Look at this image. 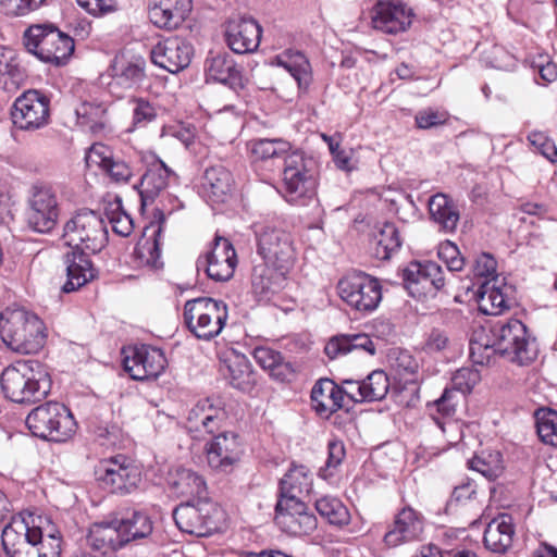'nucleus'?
<instances>
[{"label":"nucleus","mask_w":557,"mask_h":557,"mask_svg":"<svg viewBox=\"0 0 557 557\" xmlns=\"http://www.w3.org/2000/svg\"><path fill=\"white\" fill-rule=\"evenodd\" d=\"M169 486L177 496L206 497L207 484L202 475L191 469L177 467L169 473Z\"/></svg>","instance_id":"37"},{"label":"nucleus","mask_w":557,"mask_h":557,"mask_svg":"<svg viewBox=\"0 0 557 557\" xmlns=\"http://www.w3.org/2000/svg\"><path fill=\"white\" fill-rule=\"evenodd\" d=\"M109 222L113 232L122 237H127L133 232V220L123 211L112 212L109 216Z\"/></svg>","instance_id":"61"},{"label":"nucleus","mask_w":557,"mask_h":557,"mask_svg":"<svg viewBox=\"0 0 557 557\" xmlns=\"http://www.w3.org/2000/svg\"><path fill=\"white\" fill-rule=\"evenodd\" d=\"M288 271L267 261L256 264L251 272L252 292L261 299H270L286 286Z\"/></svg>","instance_id":"29"},{"label":"nucleus","mask_w":557,"mask_h":557,"mask_svg":"<svg viewBox=\"0 0 557 557\" xmlns=\"http://www.w3.org/2000/svg\"><path fill=\"white\" fill-rule=\"evenodd\" d=\"M255 161L278 165L282 188L287 200L306 206L317 200V164L313 158L293 149L289 141L282 138H259L249 143Z\"/></svg>","instance_id":"1"},{"label":"nucleus","mask_w":557,"mask_h":557,"mask_svg":"<svg viewBox=\"0 0 557 557\" xmlns=\"http://www.w3.org/2000/svg\"><path fill=\"white\" fill-rule=\"evenodd\" d=\"M404 281L412 292L436 294L445 286L444 271L434 261L411 262L404 270Z\"/></svg>","instance_id":"23"},{"label":"nucleus","mask_w":557,"mask_h":557,"mask_svg":"<svg viewBox=\"0 0 557 557\" xmlns=\"http://www.w3.org/2000/svg\"><path fill=\"white\" fill-rule=\"evenodd\" d=\"M152 62L170 73L186 69L194 55L193 45L178 36L159 41L150 52Z\"/></svg>","instance_id":"19"},{"label":"nucleus","mask_w":557,"mask_h":557,"mask_svg":"<svg viewBox=\"0 0 557 557\" xmlns=\"http://www.w3.org/2000/svg\"><path fill=\"white\" fill-rule=\"evenodd\" d=\"M223 374L233 387L244 392L250 391L256 384V376L251 364L244 356H234L225 360Z\"/></svg>","instance_id":"45"},{"label":"nucleus","mask_w":557,"mask_h":557,"mask_svg":"<svg viewBox=\"0 0 557 557\" xmlns=\"http://www.w3.org/2000/svg\"><path fill=\"white\" fill-rule=\"evenodd\" d=\"M175 173L160 159L154 158L140 180V198L144 205L152 202L164 190Z\"/></svg>","instance_id":"33"},{"label":"nucleus","mask_w":557,"mask_h":557,"mask_svg":"<svg viewBox=\"0 0 557 557\" xmlns=\"http://www.w3.org/2000/svg\"><path fill=\"white\" fill-rule=\"evenodd\" d=\"M89 166H99L116 183H127L133 176V169L122 158L115 156L112 149L103 144H94L86 153Z\"/></svg>","instance_id":"26"},{"label":"nucleus","mask_w":557,"mask_h":557,"mask_svg":"<svg viewBox=\"0 0 557 557\" xmlns=\"http://www.w3.org/2000/svg\"><path fill=\"white\" fill-rule=\"evenodd\" d=\"M2 545L9 557H60V540L53 534L44 539L40 525L13 517L2 530Z\"/></svg>","instance_id":"4"},{"label":"nucleus","mask_w":557,"mask_h":557,"mask_svg":"<svg viewBox=\"0 0 557 557\" xmlns=\"http://www.w3.org/2000/svg\"><path fill=\"white\" fill-rule=\"evenodd\" d=\"M361 388L363 401L372 403L382 400L389 389L388 376L382 370H374L361 381Z\"/></svg>","instance_id":"50"},{"label":"nucleus","mask_w":557,"mask_h":557,"mask_svg":"<svg viewBox=\"0 0 557 557\" xmlns=\"http://www.w3.org/2000/svg\"><path fill=\"white\" fill-rule=\"evenodd\" d=\"M24 46L39 60L63 65L74 52V40L52 25H33L24 33Z\"/></svg>","instance_id":"9"},{"label":"nucleus","mask_w":557,"mask_h":557,"mask_svg":"<svg viewBox=\"0 0 557 557\" xmlns=\"http://www.w3.org/2000/svg\"><path fill=\"white\" fill-rule=\"evenodd\" d=\"M256 362L278 381H287L294 374L292 364L284 360L281 352L269 347H256L252 351Z\"/></svg>","instance_id":"44"},{"label":"nucleus","mask_w":557,"mask_h":557,"mask_svg":"<svg viewBox=\"0 0 557 557\" xmlns=\"http://www.w3.org/2000/svg\"><path fill=\"white\" fill-rule=\"evenodd\" d=\"M423 531V523L419 515L412 508H404L396 517L394 528L384 536L387 546L395 547L399 544L417 539Z\"/></svg>","instance_id":"35"},{"label":"nucleus","mask_w":557,"mask_h":557,"mask_svg":"<svg viewBox=\"0 0 557 557\" xmlns=\"http://www.w3.org/2000/svg\"><path fill=\"white\" fill-rule=\"evenodd\" d=\"M412 17V9L398 0H381L371 13L373 27L386 34L405 32L411 25Z\"/></svg>","instance_id":"20"},{"label":"nucleus","mask_w":557,"mask_h":557,"mask_svg":"<svg viewBox=\"0 0 557 557\" xmlns=\"http://www.w3.org/2000/svg\"><path fill=\"white\" fill-rule=\"evenodd\" d=\"M25 79V73L16 61L13 50L0 48V87L13 91Z\"/></svg>","instance_id":"46"},{"label":"nucleus","mask_w":557,"mask_h":557,"mask_svg":"<svg viewBox=\"0 0 557 557\" xmlns=\"http://www.w3.org/2000/svg\"><path fill=\"white\" fill-rule=\"evenodd\" d=\"M166 358L160 348L141 345L131 349L123 359V368L133 380L157 379L165 369Z\"/></svg>","instance_id":"18"},{"label":"nucleus","mask_w":557,"mask_h":557,"mask_svg":"<svg viewBox=\"0 0 557 557\" xmlns=\"http://www.w3.org/2000/svg\"><path fill=\"white\" fill-rule=\"evenodd\" d=\"M460 398H462V396L458 397L457 392L453 388H445L442 396L434 401L433 406L436 407L437 412L443 417L449 418L455 414Z\"/></svg>","instance_id":"59"},{"label":"nucleus","mask_w":557,"mask_h":557,"mask_svg":"<svg viewBox=\"0 0 557 557\" xmlns=\"http://www.w3.org/2000/svg\"><path fill=\"white\" fill-rule=\"evenodd\" d=\"M209 466L220 472L228 473L240 460L243 445L234 432H223L207 444Z\"/></svg>","instance_id":"22"},{"label":"nucleus","mask_w":557,"mask_h":557,"mask_svg":"<svg viewBox=\"0 0 557 557\" xmlns=\"http://www.w3.org/2000/svg\"><path fill=\"white\" fill-rule=\"evenodd\" d=\"M0 336L13 351L36 354L46 343L44 322L24 308H5L0 313Z\"/></svg>","instance_id":"5"},{"label":"nucleus","mask_w":557,"mask_h":557,"mask_svg":"<svg viewBox=\"0 0 557 557\" xmlns=\"http://www.w3.org/2000/svg\"><path fill=\"white\" fill-rule=\"evenodd\" d=\"M327 451L329 454L325 468L320 470V474L324 479L333 475L331 469H336L342 463L346 455L344 443L337 440L329 442Z\"/></svg>","instance_id":"57"},{"label":"nucleus","mask_w":557,"mask_h":557,"mask_svg":"<svg viewBox=\"0 0 557 557\" xmlns=\"http://www.w3.org/2000/svg\"><path fill=\"white\" fill-rule=\"evenodd\" d=\"M478 336L470 341V356L476 364L488 363L494 354L519 366L530 364L537 357L535 338L518 319L497 320L491 324L488 334Z\"/></svg>","instance_id":"2"},{"label":"nucleus","mask_w":557,"mask_h":557,"mask_svg":"<svg viewBox=\"0 0 557 557\" xmlns=\"http://www.w3.org/2000/svg\"><path fill=\"white\" fill-rule=\"evenodd\" d=\"M536 429L544 444L557 445V412L552 409H539L535 412Z\"/></svg>","instance_id":"53"},{"label":"nucleus","mask_w":557,"mask_h":557,"mask_svg":"<svg viewBox=\"0 0 557 557\" xmlns=\"http://www.w3.org/2000/svg\"><path fill=\"white\" fill-rule=\"evenodd\" d=\"M314 507L318 513L332 525L342 528L350 521L347 507L336 497L322 496L315 500Z\"/></svg>","instance_id":"48"},{"label":"nucleus","mask_w":557,"mask_h":557,"mask_svg":"<svg viewBox=\"0 0 557 557\" xmlns=\"http://www.w3.org/2000/svg\"><path fill=\"white\" fill-rule=\"evenodd\" d=\"M25 423L34 436L59 443L67 441L76 430L72 412L58 401H47L34 408Z\"/></svg>","instance_id":"7"},{"label":"nucleus","mask_w":557,"mask_h":557,"mask_svg":"<svg viewBox=\"0 0 557 557\" xmlns=\"http://www.w3.org/2000/svg\"><path fill=\"white\" fill-rule=\"evenodd\" d=\"M87 544L101 554H108L124 547L117 519L111 522L94 523L87 534Z\"/></svg>","instance_id":"36"},{"label":"nucleus","mask_w":557,"mask_h":557,"mask_svg":"<svg viewBox=\"0 0 557 557\" xmlns=\"http://www.w3.org/2000/svg\"><path fill=\"white\" fill-rule=\"evenodd\" d=\"M311 407L322 418H329L343 407V391L330 379L319 380L311 391Z\"/></svg>","instance_id":"31"},{"label":"nucleus","mask_w":557,"mask_h":557,"mask_svg":"<svg viewBox=\"0 0 557 557\" xmlns=\"http://www.w3.org/2000/svg\"><path fill=\"white\" fill-rule=\"evenodd\" d=\"M156 222L145 228L144 237L137 243L135 255L141 264L160 269L163 267L161 260L162 232L165 223V214L161 210L154 213Z\"/></svg>","instance_id":"25"},{"label":"nucleus","mask_w":557,"mask_h":557,"mask_svg":"<svg viewBox=\"0 0 557 557\" xmlns=\"http://www.w3.org/2000/svg\"><path fill=\"white\" fill-rule=\"evenodd\" d=\"M274 520L284 533L292 536L309 535L318 525L315 516L301 500H277Z\"/></svg>","instance_id":"17"},{"label":"nucleus","mask_w":557,"mask_h":557,"mask_svg":"<svg viewBox=\"0 0 557 557\" xmlns=\"http://www.w3.org/2000/svg\"><path fill=\"white\" fill-rule=\"evenodd\" d=\"M49 98L38 90H28L20 96L13 104L11 119L23 131H35L48 124L50 109Z\"/></svg>","instance_id":"15"},{"label":"nucleus","mask_w":557,"mask_h":557,"mask_svg":"<svg viewBox=\"0 0 557 557\" xmlns=\"http://www.w3.org/2000/svg\"><path fill=\"white\" fill-rule=\"evenodd\" d=\"M497 262L495 258L486 252L481 253L474 262L473 273L479 277H490L493 276L494 281H496L495 272H496Z\"/></svg>","instance_id":"60"},{"label":"nucleus","mask_w":557,"mask_h":557,"mask_svg":"<svg viewBox=\"0 0 557 557\" xmlns=\"http://www.w3.org/2000/svg\"><path fill=\"white\" fill-rule=\"evenodd\" d=\"M431 220L440 230L453 233L460 220L459 210L454 200L446 194L437 193L428 202Z\"/></svg>","instance_id":"39"},{"label":"nucleus","mask_w":557,"mask_h":557,"mask_svg":"<svg viewBox=\"0 0 557 557\" xmlns=\"http://www.w3.org/2000/svg\"><path fill=\"white\" fill-rule=\"evenodd\" d=\"M311 483L306 467L296 466L290 468L280 481L278 500H300V495L310 491Z\"/></svg>","instance_id":"43"},{"label":"nucleus","mask_w":557,"mask_h":557,"mask_svg":"<svg viewBox=\"0 0 557 557\" xmlns=\"http://www.w3.org/2000/svg\"><path fill=\"white\" fill-rule=\"evenodd\" d=\"M237 264L236 252L231 242L215 236L210 250L197 259L198 271H205L215 282L228 281Z\"/></svg>","instance_id":"16"},{"label":"nucleus","mask_w":557,"mask_h":557,"mask_svg":"<svg viewBox=\"0 0 557 557\" xmlns=\"http://www.w3.org/2000/svg\"><path fill=\"white\" fill-rule=\"evenodd\" d=\"M530 144L549 162H557V147L555 143L542 132H533L529 135Z\"/></svg>","instance_id":"56"},{"label":"nucleus","mask_w":557,"mask_h":557,"mask_svg":"<svg viewBox=\"0 0 557 557\" xmlns=\"http://www.w3.org/2000/svg\"><path fill=\"white\" fill-rule=\"evenodd\" d=\"M414 120L419 128L429 129L445 124L448 121V113L429 108L419 111Z\"/></svg>","instance_id":"58"},{"label":"nucleus","mask_w":557,"mask_h":557,"mask_svg":"<svg viewBox=\"0 0 557 557\" xmlns=\"http://www.w3.org/2000/svg\"><path fill=\"white\" fill-rule=\"evenodd\" d=\"M145 66L146 62L140 57H127L124 53L115 55L110 65V87L131 89L140 85L146 76Z\"/></svg>","instance_id":"27"},{"label":"nucleus","mask_w":557,"mask_h":557,"mask_svg":"<svg viewBox=\"0 0 557 557\" xmlns=\"http://www.w3.org/2000/svg\"><path fill=\"white\" fill-rule=\"evenodd\" d=\"M133 125L134 127H145L156 120L158 115L157 107L144 98L133 100Z\"/></svg>","instance_id":"54"},{"label":"nucleus","mask_w":557,"mask_h":557,"mask_svg":"<svg viewBox=\"0 0 557 557\" xmlns=\"http://www.w3.org/2000/svg\"><path fill=\"white\" fill-rule=\"evenodd\" d=\"M355 350L366 351L370 356H373L376 351V346L369 335L356 333L335 336L330 339L324 348L326 356L331 359Z\"/></svg>","instance_id":"42"},{"label":"nucleus","mask_w":557,"mask_h":557,"mask_svg":"<svg viewBox=\"0 0 557 557\" xmlns=\"http://www.w3.org/2000/svg\"><path fill=\"white\" fill-rule=\"evenodd\" d=\"M177 528L196 536H210L221 529L224 512L211 499L203 497L178 505L173 510Z\"/></svg>","instance_id":"10"},{"label":"nucleus","mask_w":557,"mask_h":557,"mask_svg":"<svg viewBox=\"0 0 557 557\" xmlns=\"http://www.w3.org/2000/svg\"><path fill=\"white\" fill-rule=\"evenodd\" d=\"M62 240L73 251L95 253L107 245L108 231L100 214L79 210L64 223Z\"/></svg>","instance_id":"6"},{"label":"nucleus","mask_w":557,"mask_h":557,"mask_svg":"<svg viewBox=\"0 0 557 557\" xmlns=\"http://www.w3.org/2000/svg\"><path fill=\"white\" fill-rule=\"evenodd\" d=\"M184 322L197 338L210 341L219 336L228 318L227 306L211 297H198L184 305Z\"/></svg>","instance_id":"8"},{"label":"nucleus","mask_w":557,"mask_h":557,"mask_svg":"<svg viewBox=\"0 0 557 557\" xmlns=\"http://www.w3.org/2000/svg\"><path fill=\"white\" fill-rule=\"evenodd\" d=\"M343 301L361 313L374 311L382 300V287L377 278L361 272L347 273L337 283Z\"/></svg>","instance_id":"11"},{"label":"nucleus","mask_w":557,"mask_h":557,"mask_svg":"<svg viewBox=\"0 0 557 557\" xmlns=\"http://www.w3.org/2000/svg\"><path fill=\"white\" fill-rule=\"evenodd\" d=\"M117 523L124 545L147 539L153 531L152 520L146 512L140 510H127L117 519Z\"/></svg>","instance_id":"41"},{"label":"nucleus","mask_w":557,"mask_h":557,"mask_svg":"<svg viewBox=\"0 0 557 557\" xmlns=\"http://www.w3.org/2000/svg\"><path fill=\"white\" fill-rule=\"evenodd\" d=\"M273 63L286 70L300 89H307L311 84V64L301 51L286 49L274 58Z\"/></svg>","instance_id":"40"},{"label":"nucleus","mask_w":557,"mask_h":557,"mask_svg":"<svg viewBox=\"0 0 557 557\" xmlns=\"http://www.w3.org/2000/svg\"><path fill=\"white\" fill-rule=\"evenodd\" d=\"M67 280L62 290H77L95 277V269L87 252L72 251L65 256Z\"/></svg>","instance_id":"38"},{"label":"nucleus","mask_w":557,"mask_h":557,"mask_svg":"<svg viewBox=\"0 0 557 557\" xmlns=\"http://www.w3.org/2000/svg\"><path fill=\"white\" fill-rule=\"evenodd\" d=\"M96 475L103 488L120 495L133 493L143 481L139 467L123 455L102 460Z\"/></svg>","instance_id":"12"},{"label":"nucleus","mask_w":557,"mask_h":557,"mask_svg":"<svg viewBox=\"0 0 557 557\" xmlns=\"http://www.w3.org/2000/svg\"><path fill=\"white\" fill-rule=\"evenodd\" d=\"M78 5L86 12L98 15L113 10V0H76Z\"/></svg>","instance_id":"63"},{"label":"nucleus","mask_w":557,"mask_h":557,"mask_svg":"<svg viewBox=\"0 0 557 557\" xmlns=\"http://www.w3.org/2000/svg\"><path fill=\"white\" fill-rule=\"evenodd\" d=\"M469 467L485 478L494 480L499 476L504 469L502 454L497 450L482 453V455L474 456L469 460Z\"/></svg>","instance_id":"51"},{"label":"nucleus","mask_w":557,"mask_h":557,"mask_svg":"<svg viewBox=\"0 0 557 557\" xmlns=\"http://www.w3.org/2000/svg\"><path fill=\"white\" fill-rule=\"evenodd\" d=\"M206 74L208 81L219 82L237 91L245 87L240 69L228 53H218L207 59Z\"/></svg>","instance_id":"30"},{"label":"nucleus","mask_w":557,"mask_h":557,"mask_svg":"<svg viewBox=\"0 0 557 557\" xmlns=\"http://www.w3.org/2000/svg\"><path fill=\"white\" fill-rule=\"evenodd\" d=\"M27 203L26 221L28 227L37 233H50L57 226L60 215L55 190L48 185H36L32 189Z\"/></svg>","instance_id":"13"},{"label":"nucleus","mask_w":557,"mask_h":557,"mask_svg":"<svg viewBox=\"0 0 557 557\" xmlns=\"http://www.w3.org/2000/svg\"><path fill=\"white\" fill-rule=\"evenodd\" d=\"M479 309L484 314L497 315L508 308L507 299L499 287L490 281L481 284L476 292Z\"/></svg>","instance_id":"47"},{"label":"nucleus","mask_w":557,"mask_h":557,"mask_svg":"<svg viewBox=\"0 0 557 557\" xmlns=\"http://www.w3.org/2000/svg\"><path fill=\"white\" fill-rule=\"evenodd\" d=\"M258 252L263 261L273 267L290 270L296 259V249L292 235L274 226H264L257 231Z\"/></svg>","instance_id":"14"},{"label":"nucleus","mask_w":557,"mask_h":557,"mask_svg":"<svg viewBox=\"0 0 557 557\" xmlns=\"http://www.w3.org/2000/svg\"><path fill=\"white\" fill-rule=\"evenodd\" d=\"M481 375L476 369L461 368L451 377L453 389L463 395L470 393L480 382Z\"/></svg>","instance_id":"55"},{"label":"nucleus","mask_w":557,"mask_h":557,"mask_svg":"<svg viewBox=\"0 0 557 557\" xmlns=\"http://www.w3.org/2000/svg\"><path fill=\"white\" fill-rule=\"evenodd\" d=\"M1 389L7 398L18 404H33L50 392L51 380L46 367L38 360H18L1 374Z\"/></svg>","instance_id":"3"},{"label":"nucleus","mask_w":557,"mask_h":557,"mask_svg":"<svg viewBox=\"0 0 557 557\" xmlns=\"http://www.w3.org/2000/svg\"><path fill=\"white\" fill-rule=\"evenodd\" d=\"M107 109L102 104L89 102L82 103L76 109L78 123L92 132H98L106 126Z\"/></svg>","instance_id":"52"},{"label":"nucleus","mask_w":557,"mask_h":557,"mask_svg":"<svg viewBox=\"0 0 557 557\" xmlns=\"http://www.w3.org/2000/svg\"><path fill=\"white\" fill-rule=\"evenodd\" d=\"M493 62L492 66L500 70H507L515 65V59L502 47L495 46L492 50Z\"/></svg>","instance_id":"64"},{"label":"nucleus","mask_w":557,"mask_h":557,"mask_svg":"<svg viewBox=\"0 0 557 557\" xmlns=\"http://www.w3.org/2000/svg\"><path fill=\"white\" fill-rule=\"evenodd\" d=\"M262 28L256 20L238 16L227 21L225 40L232 51L238 54L251 53L260 45Z\"/></svg>","instance_id":"21"},{"label":"nucleus","mask_w":557,"mask_h":557,"mask_svg":"<svg viewBox=\"0 0 557 557\" xmlns=\"http://www.w3.org/2000/svg\"><path fill=\"white\" fill-rule=\"evenodd\" d=\"M191 9V0H149L148 16L157 27L171 30L188 17Z\"/></svg>","instance_id":"24"},{"label":"nucleus","mask_w":557,"mask_h":557,"mask_svg":"<svg viewBox=\"0 0 557 557\" xmlns=\"http://www.w3.org/2000/svg\"><path fill=\"white\" fill-rule=\"evenodd\" d=\"M515 527L512 518L503 513L491 520L484 531V546L496 554H505L512 545Z\"/></svg>","instance_id":"34"},{"label":"nucleus","mask_w":557,"mask_h":557,"mask_svg":"<svg viewBox=\"0 0 557 557\" xmlns=\"http://www.w3.org/2000/svg\"><path fill=\"white\" fill-rule=\"evenodd\" d=\"M226 419L225 410L212 398L199 400L188 412L187 428L189 431H205L213 434L219 431Z\"/></svg>","instance_id":"28"},{"label":"nucleus","mask_w":557,"mask_h":557,"mask_svg":"<svg viewBox=\"0 0 557 557\" xmlns=\"http://www.w3.org/2000/svg\"><path fill=\"white\" fill-rule=\"evenodd\" d=\"M373 240L376 245L375 255L383 260L388 259L401 245L397 227L387 222L373 234Z\"/></svg>","instance_id":"49"},{"label":"nucleus","mask_w":557,"mask_h":557,"mask_svg":"<svg viewBox=\"0 0 557 557\" xmlns=\"http://www.w3.org/2000/svg\"><path fill=\"white\" fill-rule=\"evenodd\" d=\"M448 344L449 338L447 334L442 330L434 329L424 343V350L428 352H440L446 349Z\"/></svg>","instance_id":"62"},{"label":"nucleus","mask_w":557,"mask_h":557,"mask_svg":"<svg viewBox=\"0 0 557 557\" xmlns=\"http://www.w3.org/2000/svg\"><path fill=\"white\" fill-rule=\"evenodd\" d=\"M233 185V175L224 165L214 164L206 169L202 188L212 203H224L231 196Z\"/></svg>","instance_id":"32"}]
</instances>
